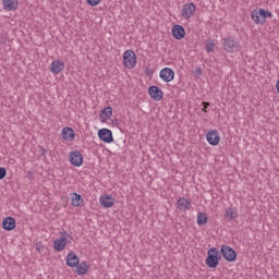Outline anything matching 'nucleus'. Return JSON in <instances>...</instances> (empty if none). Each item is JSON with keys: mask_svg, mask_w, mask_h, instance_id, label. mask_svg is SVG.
<instances>
[{"mask_svg": "<svg viewBox=\"0 0 279 279\" xmlns=\"http://www.w3.org/2000/svg\"><path fill=\"white\" fill-rule=\"evenodd\" d=\"M210 107V102L204 101L203 102V112H208V108Z\"/></svg>", "mask_w": 279, "mask_h": 279, "instance_id": "30", "label": "nucleus"}, {"mask_svg": "<svg viewBox=\"0 0 279 279\" xmlns=\"http://www.w3.org/2000/svg\"><path fill=\"white\" fill-rule=\"evenodd\" d=\"M222 47L225 51L232 53L233 51H239L241 44L234 37L222 38Z\"/></svg>", "mask_w": 279, "mask_h": 279, "instance_id": "2", "label": "nucleus"}, {"mask_svg": "<svg viewBox=\"0 0 279 279\" xmlns=\"http://www.w3.org/2000/svg\"><path fill=\"white\" fill-rule=\"evenodd\" d=\"M274 14L266 10V19H271Z\"/></svg>", "mask_w": 279, "mask_h": 279, "instance_id": "33", "label": "nucleus"}, {"mask_svg": "<svg viewBox=\"0 0 279 279\" xmlns=\"http://www.w3.org/2000/svg\"><path fill=\"white\" fill-rule=\"evenodd\" d=\"M123 64L126 69H134L136 66V52L134 50H126L123 53Z\"/></svg>", "mask_w": 279, "mask_h": 279, "instance_id": "4", "label": "nucleus"}, {"mask_svg": "<svg viewBox=\"0 0 279 279\" xmlns=\"http://www.w3.org/2000/svg\"><path fill=\"white\" fill-rule=\"evenodd\" d=\"M159 77L160 80L169 84V82H173L175 77V72H173V69L171 68H163L159 72Z\"/></svg>", "mask_w": 279, "mask_h": 279, "instance_id": "6", "label": "nucleus"}, {"mask_svg": "<svg viewBox=\"0 0 279 279\" xmlns=\"http://www.w3.org/2000/svg\"><path fill=\"white\" fill-rule=\"evenodd\" d=\"M112 124H113V125H118V124H119V119H113V120H112Z\"/></svg>", "mask_w": 279, "mask_h": 279, "instance_id": "34", "label": "nucleus"}, {"mask_svg": "<svg viewBox=\"0 0 279 279\" xmlns=\"http://www.w3.org/2000/svg\"><path fill=\"white\" fill-rule=\"evenodd\" d=\"M206 138L209 145H213V147L219 145V142L221 141V137L219 136V131L217 130H211L207 132Z\"/></svg>", "mask_w": 279, "mask_h": 279, "instance_id": "10", "label": "nucleus"}, {"mask_svg": "<svg viewBox=\"0 0 279 279\" xmlns=\"http://www.w3.org/2000/svg\"><path fill=\"white\" fill-rule=\"evenodd\" d=\"M62 138H64V141H73V138H75V131L69 126L63 128Z\"/></svg>", "mask_w": 279, "mask_h": 279, "instance_id": "20", "label": "nucleus"}, {"mask_svg": "<svg viewBox=\"0 0 279 279\" xmlns=\"http://www.w3.org/2000/svg\"><path fill=\"white\" fill-rule=\"evenodd\" d=\"M40 151H41V156H44V158H46V156H47V149L40 147Z\"/></svg>", "mask_w": 279, "mask_h": 279, "instance_id": "31", "label": "nucleus"}, {"mask_svg": "<svg viewBox=\"0 0 279 279\" xmlns=\"http://www.w3.org/2000/svg\"><path fill=\"white\" fill-rule=\"evenodd\" d=\"M66 238L60 236L53 241L54 252H62L66 247Z\"/></svg>", "mask_w": 279, "mask_h": 279, "instance_id": "15", "label": "nucleus"}, {"mask_svg": "<svg viewBox=\"0 0 279 279\" xmlns=\"http://www.w3.org/2000/svg\"><path fill=\"white\" fill-rule=\"evenodd\" d=\"M177 204L179 210H183L184 213H186V210H191L192 205L190 199L182 197L177 201Z\"/></svg>", "mask_w": 279, "mask_h": 279, "instance_id": "17", "label": "nucleus"}, {"mask_svg": "<svg viewBox=\"0 0 279 279\" xmlns=\"http://www.w3.org/2000/svg\"><path fill=\"white\" fill-rule=\"evenodd\" d=\"M69 160L73 167H82V165H84V157L80 150L71 151L69 155Z\"/></svg>", "mask_w": 279, "mask_h": 279, "instance_id": "5", "label": "nucleus"}, {"mask_svg": "<svg viewBox=\"0 0 279 279\" xmlns=\"http://www.w3.org/2000/svg\"><path fill=\"white\" fill-rule=\"evenodd\" d=\"M61 236H62L63 239H66V231H62V232H61Z\"/></svg>", "mask_w": 279, "mask_h": 279, "instance_id": "35", "label": "nucleus"}, {"mask_svg": "<svg viewBox=\"0 0 279 279\" xmlns=\"http://www.w3.org/2000/svg\"><path fill=\"white\" fill-rule=\"evenodd\" d=\"M8 175V170L4 167H0V180H3Z\"/></svg>", "mask_w": 279, "mask_h": 279, "instance_id": "28", "label": "nucleus"}, {"mask_svg": "<svg viewBox=\"0 0 279 279\" xmlns=\"http://www.w3.org/2000/svg\"><path fill=\"white\" fill-rule=\"evenodd\" d=\"M219 260H221V254L217 247H210L207 252V257L205 258V264L209 269H217L219 267Z\"/></svg>", "mask_w": 279, "mask_h": 279, "instance_id": "1", "label": "nucleus"}, {"mask_svg": "<svg viewBox=\"0 0 279 279\" xmlns=\"http://www.w3.org/2000/svg\"><path fill=\"white\" fill-rule=\"evenodd\" d=\"M206 51L207 53H211V51H215V41L213 39H209L206 45Z\"/></svg>", "mask_w": 279, "mask_h": 279, "instance_id": "26", "label": "nucleus"}, {"mask_svg": "<svg viewBox=\"0 0 279 279\" xmlns=\"http://www.w3.org/2000/svg\"><path fill=\"white\" fill-rule=\"evenodd\" d=\"M32 178H34V175H32V173H29L28 179L32 180Z\"/></svg>", "mask_w": 279, "mask_h": 279, "instance_id": "37", "label": "nucleus"}, {"mask_svg": "<svg viewBox=\"0 0 279 279\" xmlns=\"http://www.w3.org/2000/svg\"><path fill=\"white\" fill-rule=\"evenodd\" d=\"M98 138H100L102 143H114V137L110 129H100L98 131Z\"/></svg>", "mask_w": 279, "mask_h": 279, "instance_id": "9", "label": "nucleus"}, {"mask_svg": "<svg viewBox=\"0 0 279 279\" xmlns=\"http://www.w3.org/2000/svg\"><path fill=\"white\" fill-rule=\"evenodd\" d=\"M195 10L196 8L193 2L185 3L183 5V9L181 10V15L183 16V19L189 21V19H191L193 14H195Z\"/></svg>", "mask_w": 279, "mask_h": 279, "instance_id": "8", "label": "nucleus"}, {"mask_svg": "<svg viewBox=\"0 0 279 279\" xmlns=\"http://www.w3.org/2000/svg\"><path fill=\"white\" fill-rule=\"evenodd\" d=\"M68 267H77L80 265V257L74 252H70L65 258Z\"/></svg>", "mask_w": 279, "mask_h": 279, "instance_id": "13", "label": "nucleus"}, {"mask_svg": "<svg viewBox=\"0 0 279 279\" xmlns=\"http://www.w3.org/2000/svg\"><path fill=\"white\" fill-rule=\"evenodd\" d=\"M99 117L101 119L102 123H106V121H108V119H110V117H112V107H106L104 108L100 113Z\"/></svg>", "mask_w": 279, "mask_h": 279, "instance_id": "21", "label": "nucleus"}, {"mask_svg": "<svg viewBox=\"0 0 279 279\" xmlns=\"http://www.w3.org/2000/svg\"><path fill=\"white\" fill-rule=\"evenodd\" d=\"M99 3H101V0H87V4L92 5V8L99 5Z\"/></svg>", "mask_w": 279, "mask_h": 279, "instance_id": "29", "label": "nucleus"}, {"mask_svg": "<svg viewBox=\"0 0 279 279\" xmlns=\"http://www.w3.org/2000/svg\"><path fill=\"white\" fill-rule=\"evenodd\" d=\"M74 267H76L75 271L77 272V276H86V274H88V269H90L86 262H82L81 264L78 263V265Z\"/></svg>", "mask_w": 279, "mask_h": 279, "instance_id": "19", "label": "nucleus"}, {"mask_svg": "<svg viewBox=\"0 0 279 279\" xmlns=\"http://www.w3.org/2000/svg\"><path fill=\"white\" fill-rule=\"evenodd\" d=\"M172 36L175 40H182L186 36V31L182 25L177 24L172 27Z\"/></svg>", "mask_w": 279, "mask_h": 279, "instance_id": "11", "label": "nucleus"}, {"mask_svg": "<svg viewBox=\"0 0 279 279\" xmlns=\"http://www.w3.org/2000/svg\"><path fill=\"white\" fill-rule=\"evenodd\" d=\"M70 195H71L72 206H75L77 208L84 204V197H82L80 194L71 193Z\"/></svg>", "mask_w": 279, "mask_h": 279, "instance_id": "22", "label": "nucleus"}, {"mask_svg": "<svg viewBox=\"0 0 279 279\" xmlns=\"http://www.w3.org/2000/svg\"><path fill=\"white\" fill-rule=\"evenodd\" d=\"M259 16L262 19V25H265L267 21V15H266V10L265 9H259Z\"/></svg>", "mask_w": 279, "mask_h": 279, "instance_id": "27", "label": "nucleus"}, {"mask_svg": "<svg viewBox=\"0 0 279 279\" xmlns=\"http://www.w3.org/2000/svg\"><path fill=\"white\" fill-rule=\"evenodd\" d=\"M220 254L228 263H234L236 260V251L226 244L220 247Z\"/></svg>", "mask_w": 279, "mask_h": 279, "instance_id": "3", "label": "nucleus"}, {"mask_svg": "<svg viewBox=\"0 0 279 279\" xmlns=\"http://www.w3.org/2000/svg\"><path fill=\"white\" fill-rule=\"evenodd\" d=\"M276 88H277V93L279 94V80L277 81Z\"/></svg>", "mask_w": 279, "mask_h": 279, "instance_id": "36", "label": "nucleus"}, {"mask_svg": "<svg viewBox=\"0 0 279 279\" xmlns=\"http://www.w3.org/2000/svg\"><path fill=\"white\" fill-rule=\"evenodd\" d=\"M2 228L9 232L16 228V220L13 217H7L2 221Z\"/></svg>", "mask_w": 279, "mask_h": 279, "instance_id": "16", "label": "nucleus"}, {"mask_svg": "<svg viewBox=\"0 0 279 279\" xmlns=\"http://www.w3.org/2000/svg\"><path fill=\"white\" fill-rule=\"evenodd\" d=\"M148 94L151 97V99H154V101H162L165 97V93L162 92V89H160V87L156 85L148 87Z\"/></svg>", "mask_w": 279, "mask_h": 279, "instance_id": "7", "label": "nucleus"}, {"mask_svg": "<svg viewBox=\"0 0 279 279\" xmlns=\"http://www.w3.org/2000/svg\"><path fill=\"white\" fill-rule=\"evenodd\" d=\"M251 19L252 21H254L255 25H263V21L260 19V12L258 10L252 11Z\"/></svg>", "mask_w": 279, "mask_h": 279, "instance_id": "25", "label": "nucleus"}, {"mask_svg": "<svg viewBox=\"0 0 279 279\" xmlns=\"http://www.w3.org/2000/svg\"><path fill=\"white\" fill-rule=\"evenodd\" d=\"M225 217L228 219V221H232V219H236L239 217V214L234 208L229 207L225 210Z\"/></svg>", "mask_w": 279, "mask_h": 279, "instance_id": "23", "label": "nucleus"}, {"mask_svg": "<svg viewBox=\"0 0 279 279\" xmlns=\"http://www.w3.org/2000/svg\"><path fill=\"white\" fill-rule=\"evenodd\" d=\"M195 73H196V75H202V73H203L202 68H196Z\"/></svg>", "mask_w": 279, "mask_h": 279, "instance_id": "32", "label": "nucleus"}, {"mask_svg": "<svg viewBox=\"0 0 279 279\" xmlns=\"http://www.w3.org/2000/svg\"><path fill=\"white\" fill-rule=\"evenodd\" d=\"M100 206H102L104 208H112L114 206V198L109 195L101 196Z\"/></svg>", "mask_w": 279, "mask_h": 279, "instance_id": "18", "label": "nucleus"}, {"mask_svg": "<svg viewBox=\"0 0 279 279\" xmlns=\"http://www.w3.org/2000/svg\"><path fill=\"white\" fill-rule=\"evenodd\" d=\"M2 5L7 12H14L19 10V0H2Z\"/></svg>", "mask_w": 279, "mask_h": 279, "instance_id": "12", "label": "nucleus"}, {"mask_svg": "<svg viewBox=\"0 0 279 279\" xmlns=\"http://www.w3.org/2000/svg\"><path fill=\"white\" fill-rule=\"evenodd\" d=\"M50 71L54 75H58L59 73H62V71H64V62H62L60 60L52 61L51 64H50Z\"/></svg>", "mask_w": 279, "mask_h": 279, "instance_id": "14", "label": "nucleus"}, {"mask_svg": "<svg viewBox=\"0 0 279 279\" xmlns=\"http://www.w3.org/2000/svg\"><path fill=\"white\" fill-rule=\"evenodd\" d=\"M38 252H40V247H37Z\"/></svg>", "mask_w": 279, "mask_h": 279, "instance_id": "38", "label": "nucleus"}, {"mask_svg": "<svg viewBox=\"0 0 279 279\" xmlns=\"http://www.w3.org/2000/svg\"><path fill=\"white\" fill-rule=\"evenodd\" d=\"M196 223L197 226H206V223H208V216L206 215V213L197 214Z\"/></svg>", "mask_w": 279, "mask_h": 279, "instance_id": "24", "label": "nucleus"}]
</instances>
